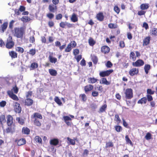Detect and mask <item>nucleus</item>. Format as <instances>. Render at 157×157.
Here are the masks:
<instances>
[{
  "label": "nucleus",
  "mask_w": 157,
  "mask_h": 157,
  "mask_svg": "<svg viewBox=\"0 0 157 157\" xmlns=\"http://www.w3.org/2000/svg\"><path fill=\"white\" fill-rule=\"evenodd\" d=\"M146 97L147 100L148 101H151L153 100V98L152 96L150 95L147 94L146 95Z\"/></svg>",
  "instance_id": "55"
},
{
  "label": "nucleus",
  "mask_w": 157,
  "mask_h": 157,
  "mask_svg": "<svg viewBox=\"0 0 157 157\" xmlns=\"http://www.w3.org/2000/svg\"><path fill=\"white\" fill-rule=\"evenodd\" d=\"M151 35L157 36V28H153L150 31Z\"/></svg>",
  "instance_id": "38"
},
{
  "label": "nucleus",
  "mask_w": 157,
  "mask_h": 157,
  "mask_svg": "<svg viewBox=\"0 0 157 157\" xmlns=\"http://www.w3.org/2000/svg\"><path fill=\"white\" fill-rule=\"evenodd\" d=\"M115 128L116 131L118 132H120L122 130V128L120 125H116L115 126Z\"/></svg>",
  "instance_id": "51"
},
{
  "label": "nucleus",
  "mask_w": 157,
  "mask_h": 157,
  "mask_svg": "<svg viewBox=\"0 0 157 157\" xmlns=\"http://www.w3.org/2000/svg\"><path fill=\"white\" fill-rule=\"evenodd\" d=\"M151 68V66L149 64H145L144 66V69L145 72L146 74H147L148 73L149 71Z\"/></svg>",
  "instance_id": "37"
},
{
  "label": "nucleus",
  "mask_w": 157,
  "mask_h": 157,
  "mask_svg": "<svg viewBox=\"0 0 157 157\" xmlns=\"http://www.w3.org/2000/svg\"><path fill=\"white\" fill-rule=\"evenodd\" d=\"M48 9L50 12L54 13L57 11V6L56 5L51 4L49 5Z\"/></svg>",
  "instance_id": "7"
},
{
  "label": "nucleus",
  "mask_w": 157,
  "mask_h": 157,
  "mask_svg": "<svg viewBox=\"0 0 157 157\" xmlns=\"http://www.w3.org/2000/svg\"><path fill=\"white\" fill-rule=\"evenodd\" d=\"M88 42L89 45L92 46H93L96 43V42L91 37H90L89 38Z\"/></svg>",
  "instance_id": "28"
},
{
  "label": "nucleus",
  "mask_w": 157,
  "mask_h": 157,
  "mask_svg": "<svg viewBox=\"0 0 157 157\" xmlns=\"http://www.w3.org/2000/svg\"><path fill=\"white\" fill-rule=\"evenodd\" d=\"M5 116L4 115H2L0 116V123L2 125L6 122Z\"/></svg>",
  "instance_id": "32"
},
{
  "label": "nucleus",
  "mask_w": 157,
  "mask_h": 157,
  "mask_svg": "<svg viewBox=\"0 0 157 157\" xmlns=\"http://www.w3.org/2000/svg\"><path fill=\"white\" fill-rule=\"evenodd\" d=\"M144 64V61L141 59H138L135 62L132 63V65L135 67H140Z\"/></svg>",
  "instance_id": "6"
},
{
  "label": "nucleus",
  "mask_w": 157,
  "mask_h": 157,
  "mask_svg": "<svg viewBox=\"0 0 157 157\" xmlns=\"http://www.w3.org/2000/svg\"><path fill=\"white\" fill-rule=\"evenodd\" d=\"M88 80L89 83L93 84L96 82L98 81V79L93 77L89 78Z\"/></svg>",
  "instance_id": "21"
},
{
  "label": "nucleus",
  "mask_w": 157,
  "mask_h": 157,
  "mask_svg": "<svg viewBox=\"0 0 157 157\" xmlns=\"http://www.w3.org/2000/svg\"><path fill=\"white\" fill-rule=\"evenodd\" d=\"M119 46L121 48H122L124 47L125 46V44L124 41H121L120 42Z\"/></svg>",
  "instance_id": "63"
},
{
  "label": "nucleus",
  "mask_w": 157,
  "mask_h": 157,
  "mask_svg": "<svg viewBox=\"0 0 157 157\" xmlns=\"http://www.w3.org/2000/svg\"><path fill=\"white\" fill-rule=\"evenodd\" d=\"M125 140L127 144H129L131 146L133 145L132 142L128 137V135H126L125 136Z\"/></svg>",
  "instance_id": "44"
},
{
  "label": "nucleus",
  "mask_w": 157,
  "mask_h": 157,
  "mask_svg": "<svg viewBox=\"0 0 157 157\" xmlns=\"http://www.w3.org/2000/svg\"><path fill=\"white\" fill-rule=\"evenodd\" d=\"M16 120L21 125H23L25 123V120L20 117H17L16 118Z\"/></svg>",
  "instance_id": "36"
},
{
  "label": "nucleus",
  "mask_w": 157,
  "mask_h": 157,
  "mask_svg": "<svg viewBox=\"0 0 157 157\" xmlns=\"http://www.w3.org/2000/svg\"><path fill=\"white\" fill-rule=\"evenodd\" d=\"M107 107V105L105 104L102 105L100 108L99 112L101 113L105 111Z\"/></svg>",
  "instance_id": "27"
},
{
  "label": "nucleus",
  "mask_w": 157,
  "mask_h": 157,
  "mask_svg": "<svg viewBox=\"0 0 157 157\" xmlns=\"http://www.w3.org/2000/svg\"><path fill=\"white\" fill-rule=\"evenodd\" d=\"M113 71V69L101 71L99 73V75L101 77H104L109 76Z\"/></svg>",
  "instance_id": "4"
},
{
  "label": "nucleus",
  "mask_w": 157,
  "mask_h": 157,
  "mask_svg": "<svg viewBox=\"0 0 157 157\" xmlns=\"http://www.w3.org/2000/svg\"><path fill=\"white\" fill-rule=\"evenodd\" d=\"M109 48L106 45L103 46L101 47V51L104 54L108 53L110 51Z\"/></svg>",
  "instance_id": "14"
},
{
  "label": "nucleus",
  "mask_w": 157,
  "mask_h": 157,
  "mask_svg": "<svg viewBox=\"0 0 157 157\" xmlns=\"http://www.w3.org/2000/svg\"><path fill=\"white\" fill-rule=\"evenodd\" d=\"M71 21L74 22H77L78 21V18L75 13H73L71 17Z\"/></svg>",
  "instance_id": "31"
},
{
  "label": "nucleus",
  "mask_w": 157,
  "mask_h": 157,
  "mask_svg": "<svg viewBox=\"0 0 157 157\" xmlns=\"http://www.w3.org/2000/svg\"><path fill=\"white\" fill-rule=\"evenodd\" d=\"M49 53L50 54L48 56V59L49 61L52 63H56L57 62V59L55 57H53V53L50 52Z\"/></svg>",
  "instance_id": "10"
},
{
  "label": "nucleus",
  "mask_w": 157,
  "mask_h": 157,
  "mask_svg": "<svg viewBox=\"0 0 157 157\" xmlns=\"http://www.w3.org/2000/svg\"><path fill=\"white\" fill-rule=\"evenodd\" d=\"M149 7V4L148 3L142 4L140 6V9L142 10H146Z\"/></svg>",
  "instance_id": "33"
},
{
  "label": "nucleus",
  "mask_w": 157,
  "mask_h": 157,
  "mask_svg": "<svg viewBox=\"0 0 157 157\" xmlns=\"http://www.w3.org/2000/svg\"><path fill=\"white\" fill-rule=\"evenodd\" d=\"M100 83L103 84L107 85H109L110 84V82L108 81L106 78H101L100 80Z\"/></svg>",
  "instance_id": "22"
},
{
  "label": "nucleus",
  "mask_w": 157,
  "mask_h": 157,
  "mask_svg": "<svg viewBox=\"0 0 157 157\" xmlns=\"http://www.w3.org/2000/svg\"><path fill=\"white\" fill-rule=\"evenodd\" d=\"M35 140V141L39 144H42V139L39 136H36L34 138Z\"/></svg>",
  "instance_id": "34"
},
{
  "label": "nucleus",
  "mask_w": 157,
  "mask_h": 157,
  "mask_svg": "<svg viewBox=\"0 0 157 157\" xmlns=\"http://www.w3.org/2000/svg\"><path fill=\"white\" fill-rule=\"evenodd\" d=\"M38 67V64L37 63L34 62L31 63L30 66V67L32 69L37 68Z\"/></svg>",
  "instance_id": "47"
},
{
  "label": "nucleus",
  "mask_w": 157,
  "mask_h": 157,
  "mask_svg": "<svg viewBox=\"0 0 157 157\" xmlns=\"http://www.w3.org/2000/svg\"><path fill=\"white\" fill-rule=\"evenodd\" d=\"M143 10H142L138 11V14L139 16H141L144 15L146 13V11Z\"/></svg>",
  "instance_id": "64"
},
{
  "label": "nucleus",
  "mask_w": 157,
  "mask_h": 157,
  "mask_svg": "<svg viewBox=\"0 0 157 157\" xmlns=\"http://www.w3.org/2000/svg\"><path fill=\"white\" fill-rule=\"evenodd\" d=\"M16 50L19 53H22L24 51L23 48L20 47H17Z\"/></svg>",
  "instance_id": "50"
},
{
  "label": "nucleus",
  "mask_w": 157,
  "mask_h": 157,
  "mask_svg": "<svg viewBox=\"0 0 157 157\" xmlns=\"http://www.w3.org/2000/svg\"><path fill=\"white\" fill-rule=\"evenodd\" d=\"M64 121L68 126H71V122H67V121H71L72 119L70 117L68 116H64L63 117Z\"/></svg>",
  "instance_id": "15"
},
{
  "label": "nucleus",
  "mask_w": 157,
  "mask_h": 157,
  "mask_svg": "<svg viewBox=\"0 0 157 157\" xmlns=\"http://www.w3.org/2000/svg\"><path fill=\"white\" fill-rule=\"evenodd\" d=\"M113 144L112 142L109 141L106 143V148L112 147L113 146Z\"/></svg>",
  "instance_id": "49"
},
{
  "label": "nucleus",
  "mask_w": 157,
  "mask_h": 157,
  "mask_svg": "<svg viewBox=\"0 0 157 157\" xmlns=\"http://www.w3.org/2000/svg\"><path fill=\"white\" fill-rule=\"evenodd\" d=\"M33 117L35 118H39L40 119H42V117L41 114L38 113H35L33 114Z\"/></svg>",
  "instance_id": "43"
},
{
  "label": "nucleus",
  "mask_w": 157,
  "mask_h": 157,
  "mask_svg": "<svg viewBox=\"0 0 157 157\" xmlns=\"http://www.w3.org/2000/svg\"><path fill=\"white\" fill-rule=\"evenodd\" d=\"M7 93L9 97L13 100L16 101H18L19 100L18 97L16 94H14L12 91L8 90L7 92Z\"/></svg>",
  "instance_id": "8"
},
{
  "label": "nucleus",
  "mask_w": 157,
  "mask_h": 157,
  "mask_svg": "<svg viewBox=\"0 0 157 157\" xmlns=\"http://www.w3.org/2000/svg\"><path fill=\"white\" fill-rule=\"evenodd\" d=\"M97 19L99 21H102L104 20V16L102 12H100L97 14L96 16Z\"/></svg>",
  "instance_id": "9"
},
{
  "label": "nucleus",
  "mask_w": 157,
  "mask_h": 157,
  "mask_svg": "<svg viewBox=\"0 0 157 157\" xmlns=\"http://www.w3.org/2000/svg\"><path fill=\"white\" fill-rule=\"evenodd\" d=\"M155 93V91L152 90L151 89H148L147 90V94L152 95Z\"/></svg>",
  "instance_id": "54"
},
{
  "label": "nucleus",
  "mask_w": 157,
  "mask_h": 157,
  "mask_svg": "<svg viewBox=\"0 0 157 157\" xmlns=\"http://www.w3.org/2000/svg\"><path fill=\"white\" fill-rule=\"evenodd\" d=\"M113 64L109 61H108L107 62L106 66L108 68H110L113 66Z\"/></svg>",
  "instance_id": "59"
},
{
  "label": "nucleus",
  "mask_w": 157,
  "mask_h": 157,
  "mask_svg": "<svg viewBox=\"0 0 157 157\" xmlns=\"http://www.w3.org/2000/svg\"><path fill=\"white\" fill-rule=\"evenodd\" d=\"M92 60L95 64H96L98 62V59L97 57L95 55H93L91 57Z\"/></svg>",
  "instance_id": "41"
},
{
  "label": "nucleus",
  "mask_w": 157,
  "mask_h": 157,
  "mask_svg": "<svg viewBox=\"0 0 157 157\" xmlns=\"http://www.w3.org/2000/svg\"><path fill=\"white\" fill-rule=\"evenodd\" d=\"M8 25L7 22H5L1 25L0 27V32L3 33L6 30Z\"/></svg>",
  "instance_id": "13"
},
{
  "label": "nucleus",
  "mask_w": 157,
  "mask_h": 157,
  "mask_svg": "<svg viewBox=\"0 0 157 157\" xmlns=\"http://www.w3.org/2000/svg\"><path fill=\"white\" fill-rule=\"evenodd\" d=\"M72 44L69 43L67 45L66 48L65 49V51L66 52H69L72 49L71 47Z\"/></svg>",
  "instance_id": "40"
},
{
  "label": "nucleus",
  "mask_w": 157,
  "mask_h": 157,
  "mask_svg": "<svg viewBox=\"0 0 157 157\" xmlns=\"http://www.w3.org/2000/svg\"><path fill=\"white\" fill-rule=\"evenodd\" d=\"M54 100L59 105H62V103L61 100L58 97L56 96L54 98Z\"/></svg>",
  "instance_id": "35"
},
{
  "label": "nucleus",
  "mask_w": 157,
  "mask_h": 157,
  "mask_svg": "<svg viewBox=\"0 0 157 157\" xmlns=\"http://www.w3.org/2000/svg\"><path fill=\"white\" fill-rule=\"evenodd\" d=\"M9 54L12 58H17V53L14 51L10 52Z\"/></svg>",
  "instance_id": "26"
},
{
  "label": "nucleus",
  "mask_w": 157,
  "mask_h": 157,
  "mask_svg": "<svg viewBox=\"0 0 157 157\" xmlns=\"http://www.w3.org/2000/svg\"><path fill=\"white\" fill-rule=\"evenodd\" d=\"M151 38V37L150 36L146 37L143 40V45L147 46L148 45L150 44Z\"/></svg>",
  "instance_id": "19"
},
{
  "label": "nucleus",
  "mask_w": 157,
  "mask_h": 157,
  "mask_svg": "<svg viewBox=\"0 0 157 157\" xmlns=\"http://www.w3.org/2000/svg\"><path fill=\"white\" fill-rule=\"evenodd\" d=\"M22 134L28 135L30 134V130L27 127H23L22 129Z\"/></svg>",
  "instance_id": "20"
},
{
  "label": "nucleus",
  "mask_w": 157,
  "mask_h": 157,
  "mask_svg": "<svg viewBox=\"0 0 157 157\" xmlns=\"http://www.w3.org/2000/svg\"><path fill=\"white\" fill-rule=\"evenodd\" d=\"M15 43L13 40L12 36L9 35L6 44V47L7 49H11L14 46Z\"/></svg>",
  "instance_id": "2"
},
{
  "label": "nucleus",
  "mask_w": 157,
  "mask_h": 157,
  "mask_svg": "<svg viewBox=\"0 0 157 157\" xmlns=\"http://www.w3.org/2000/svg\"><path fill=\"white\" fill-rule=\"evenodd\" d=\"M124 94L126 99H130L133 97V90L131 88L126 89Z\"/></svg>",
  "instance_id": "3"
},
{
  "label": "nucleus",
  "mask_w": 157,
  "mask_h": 157,
  "mask_svg": "<svg viewBox=\"0 0 157 157\" xmlns=\"http://www.w3.org/2000/svg\"><path fill=\"white\" fill-rule=\"evenodd\" d=\"M147 101L146 97H144L139 100L137 102L138 104H143V103L145 104Z\"/></svg>",
  "instance_id": "24"
},
{
  "label": "nucleus",
  "mask_w": 157,
  "mask_h": 157,
  "mask_svg": "<svg viewBox=\"0 0 157 157\" xmlns=\"http://www.w3.org/2000/svg\"><path fill=\"white\" fill-rule=\"evenodd\" d=\"M34 124L35 125L37 126L40 127L41 125V124L40 122L37 118H35L34 121Z\"/></svg>",
  "instance_id": "45"
},
{
  "label": "nucleus",
  "mask_w": 157,
  "mask_h": 157,
  "mask_svg": "<svg viewBox=\"0 0 157 157\" xmlns=\"http://www.w3.org/2000/svg\"><path fill=\"white\" fill-rule=\"evenodd\" d=\"M79 97L81 98L82 100L83 101H85L86 100V97L85 94H81L79 95Z\"/></svg>",
  "instance_id": "52"
},
{
  "label": "nucleus",
  "mask_w": 157,
  "mask_h": 157,
  "mask_svg": "<svg viewBox=\"0 0 157 157\" xmlns=\"http://www.w3.org/2000/svg\"><path fill=\"white\" fill-rule=\"evenodd\" d=\"M130 59L133 61H135L136 60V56L135 55V54L133 52H131L129 54Z\"/></svg>",
  "instance_id": "30"
},
{
  "label": "nucleus",
  "mask_w": 157,
  "mask_h": 157,
  "mask_svg": "<svg viewBox=\"0 0 157 157\" xmlns=\"http://www.w3.org/2000/svg\"><path fill=\"white\" fill-rule=\"evenodd\" d=\"M62 15L61 13H59L56 16V19L57 20H59L61 19L62 18Z\"/></svg>",
  "instance_id": "62"
},
{
  "label": "nucleus",
  "mask_w": 157,
  "mask_h": 157,
  "mask_svg": "<svg viewBox=\"0 0 157 157\" xmlns=\"http://www.w3.org/2000/svg\"><path fill=\"white\" fill-rule=\"evenodd\" d=\"M67 139L68 141L69 142L70 144L73 145H74L75 144V140H76L77 139H75V140L71 139L70 138L68 137Z\"/></svg>",
  "instance_id": "42"
},
{
  "label": "nucleus",
  "mask_w": 157,
  "mask_h": 157,
  "mask_svg": "<svg viewBox=\"0 0 157 157\" xmlns=\"http://www.w3.org/2000/svg\"><path fill=\"white\" fill-rule=\"evenodd\" d=\"M114 10L117 14H118L120 13V8L117 6H115L114 7Z\"/></svg>",
  "instance_id": "60"
},
{
  "label": "nucleus",
  "mask_w": 157,
  "mask_h": 157,
  "mask_svg": "<svg viewBox=\"0 0 157 157\" xmlns=\"http://www.w3.org/2000/svg\"><path fill=\"white\" fill-rule=\"evenodd\" d=\"M25 105L29 106L32 105L33 103V100L29 98H26L25 101Z\"/></svg>",
  "instance_id": "18"
},
{
  "label": "nucleus",
  "mask_w": 157,
  "mask_h": 157,
  "mask_svg": "<svg viewBox=\"0 0 157 157\" xmlns=\"http://www.w3.org/2000/svg\"><path fill=\"white\" fill-rule=\"evenodd\" d=\"M138 69L136 68H133L130 69L129 71V73L130 75L133 76L137 75L139 73Z\"/></svg>",
  "instance_id": "12"
},
{
  "label": "nucleus",
  "mask_w": 157,
  "mask_h": 157,
  "mask_svg": "<svg viewBox=\"0 0 157 157\" xmlns=\"http://www.w3.org/2000/svg\"><path fill=\"white\" fill-rule=\"evenodd\" d=\"M21 20L23 22H27L30 20V18L28 17L23 16L21 18Z\"/></svg>",
  "instance_id": "48"
},
{
  "label": "nucleus",
  "mask_w": 157,
  "mask_h": 157,
  "mask_svg": "<svg viewBox=\"0 0 157 157\" xmlns=\"http://www.w3.org/2000/svg\"><path fill=\"white\" fill-rule=\"evenodd\" d=\"M26 140L25 139L22 138L19 140L17 142V144L18 146H21L25 144Z\"/></svg>",
  "instance_id": "23"
},
{
  "label": "nucleus",
  "mask_w": 157,
  "mask_h": 157,
  "mask_svg": "<svg viewBox=\"0 0 157 157\" xmlns=\"http://www.w3.org/2000/svg\"><path fill=\"white\" fill-rule=\"evenodd\" d=\"M36 52V50L34 49H32L29 50V53L32 56L35 55Z\"/></svg>",
  "instance_id": "57"
},
{
  "label": "nucleus",
  "mask_w": 157,
  "mask_h": 157,
  "mask_svg": "<svg viewBox=\"0 0 157 157\" xmlns=\"http://www.w3.org/2000/svg\"><path fill=\"white\" fill-rule=\"evenodd\" d=\"M59 142V140L57 138H53L51 139L49 142L50 144L51 145L56 146L58 145Z\"/></svg>",
  "instance_id": "17"
},
{
  "label": "nucleus",
  "mask_w": 157,
  "mask_h": 157,
  "mask_svg": "<svg viewBox=\"0 0 157 157\" xmlns=\"http://www.w3.org/2000/svg\"><path fill=\"white\" fill-rule=\"evenodd\" d=\"M13 109L14 111L18 113H20L21 111V107L20 104L17 102H15L13 105Z\"/></svg>",
  "instance_id": "5"
},
{
  "label": "nucleus",
  "mask_w": 157,
  "mask_h": 157,
  "mask_svg": "<svg viewBox=\"0 0 157 157\" xmlns=\"http://www.w3.org/2000/svg\"><path fill=\"white\" fill-rule=\"evenodd\" d=\"M6 119L7 125L9 126H11L13 123L12 117L10 115H8L6 117Z\"/></svg>",
  "instance_id": "11"
},
{
  "label": "nucleus",
  "mask_w": 157,
  "mask_h": 157,
  "mask_svg": "<svg viewBox=\"0 0 157 157\" xmlns=\"http://www.w3.org/2000/svg\"><path fill=\"white\" fill-rule=\"evenodd\" d=\"M114 120L118 124L121 123V120L118 114L115 115Z\"/></svg>",
  "instance_id": "29"
},
{
  "label": "nucleus",
  "mask_w": 157,
  "mask_h": 157,
  "mask_svg": "<svg viewBox=\"0 0 157 157\" xmlns=\"http://www.w3.org/2000/svg\"><path fill=\"white\" fill-rule=\"evenodd\" d=\"M18 88L17 87L16 85H15V86L13 87L11 90L10 91L15 94H17L18 92Z\"/></svg>",
  "instance_id": "46"
},
{
  "label": "nucleus",
  "mask_w": 157,
  "mask_h": 157,
  "mask_svg": "<svg viewBox=\"0 0 157 157\" xmlns=\"http://www.w3.org/2000/svg\"><path fill=\"white\" fill-rule=\"evenodd\" d=\"M25 27L15 28L14 29V36L17 38L22 39L24 35L25 34Z\"/></svg>",
  "instance_id": "1"
},
{
  "label": "nucleus",
  "mask_w": 157,
  "mask_h": 157,
  "mask_svg": "<svg viewBox=\"0 0 157 157\" xmlns=\"http://www.w3.org/2000/svg\"><path fill=\"white\" fill-rule=\"evenodd\" d=\"M94 88V86L91 84L87 85L84 87V90L85 93H87L88 92L90 91Z\"/></svg>",
  "instance_id": "16"
},
{
  "label": "nucleus",
  "mask_w": 157,
  "mask_h": 157,
  "mask_svg": "<svg viewBox=\"0 0 157 157\" xmlns=\"http://www.w3.org/2000/svg\"><path fill=\"white\" fill-rule=\"evenodd\" d=\"M49 72L50 75L52 76H56L57 74V72L56 70L52 69H49Z\"/></svg>",
  "instance_id": "25"
},
{
  "label": "nucleus",
  "mask_w": 157,
  "mask_h": 157,
  "mask_svg": "<svg viewBox=\"0 0 157 157\" xmlns=\"http://www.w3.org/2000/svg\"><path fill=\"white\" fill-rule=\"evenodd\" d=\"M54 40V38L52 36H48V42L47 43H52L53 42Z\"/></svg>",
  "instance_id": "61"
},
{
  "label": "nucleus",
  "mask_w": 157,
  "mask_h": 157,
  "mask_svg": "<svg viewBox=\"0 0 157 157\" xmlns=\"http://www.w3.org/2000/svg\"><path fill=\"white\" fill-rule=\"evenodd\" d=\"M67 22H61L59 24V26L63 28H65V26H66Z\"/></svg>",
  "instance_id": "58"
},
{
  "label": "nucleus",
  "mask_w": 157,
  "mask_h": 157,
  "mask_svg": "<svg viewBox=\"0 0 157 157\" xmlns=\"http://www.w3.org/2000/svg\"><path fill=\"white\" fill-rule=\"evenodd\" d=\"M108 27L111 29H115L117 28L118 25L117 24H113L110 23L108 24Z\"/></svg>",
  "instance_id": "39"
},
{
  "label": "nucleus",
  "mask_w": 157,
  "mask_h": 157,
  "mask_svg": "<svg viewBox=\"0 0 157 157\" xmlns=\"http://www.w3.org/2000/svg\"><path fill=\"white\" fill-rule=\"evenodd\" d=\"M151 134L149 132H147L145 136V138L147 140H149L151 139Z\"/></svg>",
  "instance_id": "56"
},
{
  "label": "nucleus",
  "mask_w": 157,
  "mask_h": 157,
  "mask_svg": "<svg viewBox=\"0 0 157 157\" xmlns=\"http://www.w3.org/2000/svg\"><path fill=\"white\" fill-rule=\"evenodd\" d=\"M46 16L49 19H53L54 17V15L52 13H50L46 14Z\"/></svg>",
  "instance_id": "53"
}]
</instances>
